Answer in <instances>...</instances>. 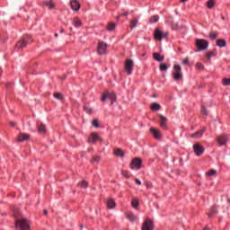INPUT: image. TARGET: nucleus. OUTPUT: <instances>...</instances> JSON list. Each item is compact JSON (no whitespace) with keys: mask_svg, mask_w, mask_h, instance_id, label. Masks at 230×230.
<instances>
[{"mask_svg":"<svg viewBox=\"0 0 230 230\" xmlns=\"http://www.w3.org/2000/svg\"><path fill=\"white\" fill-rule=\"evenodd\" d=\"M15 227L17 230H31L30 228V222L25 218L17 219L15 221Z\"/></svg>","mask_w":230,"mask_h":230,"instance_id":"1","label":"nucleus"},{"mask_svg":"<svg viewBox=\"0 0 230 230\" xmlns=\"http://www.w3.org/2000/svg\"><path fill=\"white\" fill-rule=\"evenodd\" d=\"M196 46L199 51H206V49L209 48V42L206 40L198 39L196 40Z\"/></svg>","mask_w":230,"mask_h":230,"instance_id":"2","label":"nucleus"},{"mask_svg":"<svg viewBox=\"0 0 230 230\" xmlns=\"http://www.w3.org/2000/svg\"><path fill=\"white\" fill-rule=\"evenodd\" d=\"M172 72L173 80H181L182 78V68L179 65H174Z\"/></svg>","mask_w":230,"mask_h":230,"instance_id":"3","label":"nucleus"},{"mask_svg":"<svg viewBox=\"0 0 230 230\" xmlns=\"http://www.w3.org/2000/svg\"><path fill=\"white\" fill-rule=\"evenodd\" d=\"M124 69L127 73V75H132L134 71V60L132 59H128L125 62Z\"/></svg>","mask_w":230,"mask_h":230,"instance_id":"4","label":"nucleus"},{"mask_svg":"<svg viewBox=\"0 0 230 230\" xmlns=\"http://www.w3.org/2000/svg\"><path fill=\"white\" fill-rule=\"evenodd\" d=\"M107 48H109V45L107 43H105L104 41H99L97 47V53L99 55H105L107 53Z\"/></svg>","mask_w":230,"mask_h":230,"instance_id":"5","label":"nucleus"},{"mask_svg":"<svg viewBox=\"0 0 230 230\" xmlns=\"http://www.w3.org/2000/svg\"><path fill=\"white\" fill-rule=\"evenodd\" d=\"M227 141H229V137L226 134L219 135L217 137V143L219 146H226V145H227Z\"/></svg>","mask_w":230,"mask_h":230,"instance_id":"6","label":"nucleus"},{"mask_svg":"<svg viewBox=\"0 0 230 230\" xmlns=\"http://www.w3.org/2000/svg\"><path fill=\"white\" fill-rule=\"evenodd\" d=\"M141 164H143V161L141 160V158H134L131 161L129 167L131 170H140Z\"/></svg>","mask_w":230,"mask_h":230,"instance_id":"7","label":"nucleus"},{"mask_svg":"<svg viewBox=\"0 0 230 230\" xmlns=\"http://www.w3.org/2000/svg\"><path fill=\"white\" fill-rule=\"evenodd\" d=\"M166 37H168V32H163L158 28L155 30L154 38L155 40H161L162 39H166Z\"/></svg>","mask_w":230,"mask_h":230,"instance_id":"8","label":"nucleus"},{"mask_svg":"<svg viewBox=\"0 0 230 230\" xmlns=\"http://www.w3.org/2000/svg\"><path fill=\"white\" fill-rule=\"evenodd\" d=\"M142 230H154V221L146 219L142 225Z\"/></svg>","mask_w":230,"mask_h":230,"instance_id":"9","label":"nucleus"},{"mask_svg":"<svg viewBox=\"0 0 230 230\" xmlns=\"http://www.w3.org/2000/svg\"><path fill=\"white\" fill-rule=\"evenodd\" d=\"M193 150H194V154H196V155L200 156L202 155V154H204V146H200L199 144H195L193 146Z\"/></svg>","mask_w":230,"mask_h":230,"instance_id":"10","label":"nucleus"},{"mask_svg":"<svg viewBox=\"0 0 230 230\" xmlns=\"http://www.w3.org/2000/svg\"><path fill=\"white\" fill-rule=\"evenodd\" d=\"M24 141H30V134L20 133L17 137V142L24 143Z\"/></svg>","mask_w":230,"mask_h":230,"instance_id":"11","label":"nucleus"},{"mask_svg":"<svg viewBox=\"0 0 230 230\" xmlns=\"http://www.w3.org/2000/svg\"><path fill=\"white\" fill-rule=\"evenodd\" d=\"M204 132H206V128L190 135V137H192L193 139H200V137H202V136H204Z\"/></svg>","mask_w":230,"mask_h":230,"instance_id":"12","label":"nucleus"},{"mask_svg":"<svg viewBox=\"0 0 230 230\" xmlns=\"http://www.w3.org/2000/svg\"><path fill=\"white\" fill-rule=\"evenodd\" d=\"M96 141H102V138H100V136H98V134L93 133L88 137V143H96Z\"/></svg>","mask_w":230,"mask_h":230,"instance_id":"13","label":"nucleus"},{"mask_svg":"<svg viewBox=\"0 0 230 230\" xmlns=\"http://www.w3.org/2000/svg\"><path fill=\"white\" fill-rule=\"evenodd\" d=\"M150 132L153 134L155 139H158V141H160L162 136L159 129H155V128H151Z\"/></svg>","mask_w":230,"mask_h":230,"instance_id":"14","label":"nucleus"},{"mask_svg":"<svg viewBox=\"0 0 230 230\" xmlns=\"http://www.w3.org/2000/svg\"><path fill=\"white\" fill-rule=\"evenodd\" d=\"M70 5L72 10H74V12H78V10H80V3L76 0H72L70 2Z\"/></svg>","mask_w":230,"mask_h":230,"instance_id":"15","label":"nucleus"},{"mask_svg":"<svg viewBox=\"0 0 230 230\" xmlns=\"http://www.w3.org/2000/svg\"><path fill=\"white\" fill-rule=\"evenodd\" d=\"M44 6H47L49 10H54L56 4L53 3V0H45L43 1Z\"/></svg>","mask_w":230,"mask_h":230,"instance_id":"16","label":"nucleus"},{"mask_svg":"<svg viewBox=\"0 0 230 230\" xmlns=\"http://www.w3.org/2000/svg\"><path fill=\"white\" fill-rule=\"evenodd\" d=\"M27 44H28V41H26V39H23L22 40H20L16 43L15 49H21L22 48H26Z\"/></svg>","mask_w":230,"mask_h":230,"instance_id":"17","label":"nucleus"},{"mask_svg":"<svg viewBox=\"0 0 230 230\" xmlns=\"http://www.w3.org/2000/svg\"><path fill=\"white\" fill-rule=\"evenodd\" d=\"M160 118H161L160 126L162 128H164V130H166V128H168V126L166 124L168 121V119H166V117H164L163 115H160Z\"/></svg>","mask_w":230,"mask_h":230,"instance_id":"18","label":"nucleus"},{"mask_svg":"<svg viewBox=\"0 0 230 230\" xmlns=\"http://www.w3.org/2000/svg\"><path fill=\"white\" fill-rule=\"evenodd\" d=\"M127 218H128L129 222H136V220H137V216H136L134 212H128Z\"/></svg>","mask_w":230,"mask_h":230,"instance_id":"19","label":"nucleus"},{"mask_svg":"<svg viewBox=\"0 0 230 230\" xmlns=\"http://www.w3.org/2000/svg\"><path fill=\"white\" fill-rule=\"evenodd\" d=\"M154 60H156V62H163L164 60V57L161 56V54L155 52L153 54Z\"/></svg>","mask_w":230,"mask_h":230,"instance_id":"20","label":"nucleus"},{"mask_svg":"<svg viewBox=\"0 0 230 230\" xmlns=\"http://www.w3.org/2000/svg\"><path fill=\"white\" fill-rule=\"evenodd\" d=\"M216 44L218 48H226L227 46V42L224 39L217 40Z\"/></svg>","mask_w":230,"mask_h":230,"instance_id":"21","label":"nucleus"},{"mask_svg":"<svg viewBox=\"0 0 230 230\" xmlns=\"http://www.w3.org/2000/svg\"><path fill=\"white\" fill-rule=\"evenodd\" d=\"M114 155H116V157H125V152L120 148H117L114 150Z\"/></svg>","mask_w":230,"mask_h":230,"instance_id":"22","label":"nucleus"},{"mask_svg":"<svg viewBox=\"0 0 230 230\" xmlns=\"http://www.w3.org/2000/svg\"><path fill=\"white\" fill-rule=\"evenodd\" d=\"M108 209H114L116 208V201L112 199H108L107 202Z\"/></svg>","mask_w":230,"mask_h":230,"instance_id":"23","label":"nucleus"},{"mask_svg":"<svg viewBox=\"0 0 230 230\" xmlns=\"http://www.w3.org/2000/svg\"><path fill=\"white\" fill-rule=\"evenodd\" d=\"M73 24L75 28H80V26H82V20L79 19L78 17H75L73 21Z\"/></svg>","mask_w":230,"mask_h":230,"instance_id":"24","label":"nucleus"},{"mask_svg":"<svg viewBox=\"0 0 230 230\" xmlns=\"http://www.w3.org/2000/svg\"><path fill=\"white\" fill-rule=\"evenodd\" d=\"M151 111H160L161 110V104L157 102H153L150 106Z\"/></svg>","mask_w":230,"mask_h":230,"instance_id":"25","label":"nucleus"},{"mask_svg":"<svg viewBox=\"0 0 230 230\" xmlns=\"http://www.w3.org/2000/svg\"><path fill=\"white\" fill-rule=\"evenodd\" d=\"M106 30L108 31H114L116 30V23L112 22H109L108 25H107Z\"/></svg>","mask_w":230,"mask_h":230,"instance_id":"26","label":"nucleus"},{"mask_svg":"<svg viewBox=\"0 0 230 230\" xmlns=\"http://www.w3.org/2000/svg\"><path fill=\"white\" fill-rule=\"evenodd\" d=\"M38 130L40 134H46V126L44 124H40L38 126Z\"/></svg>","mask_w":230,"mask_h":230,"instance_id":"27","label":"nucleus"},{"mask_svg":"<svg viewBox=\"0 0 230 230\" xmlns=\"http://www.w3.org/2000/svg\"><path fill=\"white\" fill-rule=\"evenodd\" d=\"M137 22H138L137 18H133L132 19V21L130 22V24H131L130 28H131V30H134V28H137Z\"/></svg>","mask_w":230,"mask_h":230,"instance_id":"28","label":"nucleus"},{"mask_svg":"<svg viewBox=\"0 0 230 230\" xmlns=\"http://www.w3.org/2000/svg\"><path fill=\"white\" fill-rule=\"evenodd\" d=\"M213 57H217V50H212L207 53V58H213Z\"/></svg>","mask_w":230,"mask_h":230,"instance_id":"29","label":"nucleus"},{"mask_svg":"<svg viewBox=\"0 0 230 230\" xmlns=\"http://www.w3.org/2000/svg\"><path fill=\"white\" fill-rule=\"evenodd\" d=\"M131 206L132 208H134L135 209H137V207L139 206V199H133L131 201Z\"/></svg>","mask_w":230,"mask_h":230,"instance_id":"30","label":"nucleus"},{"mask_svg":"<svg viewBox=\"0 0 230 230\" xmlns=\"http://www.w3.org/2000/svg\"><path fill=\"white\" fill-rule=\"evenodd\" d=\"M108 100H111V103H114L116 102V94L108 93Z\"/></svg>","mask_w":230,"mask_h":230,"instance_id":"31","label":"nucleus"},{"mask_svg":"<svg viewBox=\"0 0 230 230\" xmlns=\"http://www.w3.org/2000/svg\"><path fill=\"white\" fill-rule=\"evenodd\" d=\"M208 177H213L217 175V170L211 169L207 172Z\"/></svg>","mask_w":230,"mask_h":230,"instance_id":"32","label":"nucleus"},{"mask_svg":"<svg viewBox=\"0 0 230 230\" xmlns=\"http://www.w3.org/2000/svg\"><path fill=\"white\" fill-rule=\"evenodd\" d=\"M87 186H89V184H88L87 181H81V182L78 183V187H79V188L85 189V188H87Z\"/></svg>","mask_w":230,"mask_h":230,"instance_id":"33","label":"nucleus"},{"mask_svg":"<svg viewBox=\"0 0 230 230\" xmlns=\"http://www.w3.org/2000/svg\"><path fill=\"white\" fill-rule=\"evenodd\" d=\"M217 2H215V0H209V1H208V3H207V6H208V8H213V6H215V4H216Z\"/></svg>","mask_w":230,"mask_h":230,"instance_id":"34","label":"nucleus"},{"mask_svg":"<svg viewBox=\"0 0 230 230\" xmlns=\"http://www.w3.org/2000/svg\"><path fill=\"white\" fill-rule=\"evenodd\" d=\"M149 21L151 24H153V22H157L159 21V16L158 15L152 16Z\"/></svg>","mask_w":230,"mask_h":230,"instance_id":"35","label":"nucleus"},{"mask_svg":"<svg viewBox=\"0 0 230 230\" xmlns=\"http://www.w3.org/2000/svg\"><path fill=\"white\" fill-rule=\"evenodd\" d=\"M217 37H218V32H211L209 34V39H211V40H215Z\"/></svg>","mask_w":230,"mask_h":230,"instance_id":"36","label":"nucleus"},{"mask_svg":"<svg viewBox=\"0 0 230 230\" xmlns=\"http://www.w3.org/2000/svg\"><path fill=\"white\" fill-rule=\"evenodd\" d=\"M101 159H102V158H101L100 156L95 155V156H93V157L92 158L91 162H92V163H100Z\"/></svg>","mask_w":230,"mask_h":230,"instance_id":"37","label":"nucleus"},{"mask_svg":"<svg viewBox=\"0 0 230 230\" xmlns=\"http://www.w3.org/2000/svg\"><path fill=\"white\" fill-rule=\"evenodd\" d=\"M217 213V207H213L211 209H210V212L208 213V216L209 217H213V215H216Z\"/></svg>","mask_w":230,"mask_h":230,"instance_id":"38","label":"nucleus"},{"mask_svg":"<svg viewBox=\"0 0 230 230\" xmlns=\"http://www.w3.org/2000/svg\"><path fill=\"white\" fill-rule=\"evenodd\" d=\"M84 111L86 112V114H93V112H94L93 108L89 107H84Z\"/></svg>","mask_w":230,"mask_h":230,"instance_id":"39","label":"nucleus"},{"mask_svg":"<svg viewBox=\"0 0 230 230\" xmlns=\"http://www.w3.org/2000/svg\"><path fill=\"white\" fill-rule=\"evenodd\" d=\"M122 175L126 179H130V172H128V171H122Z\"/></svg>","mask_w":230,"mask_h":230,"instance_id":"40","label":"nucleus"},{"mask_svg":"<svg viewBox=\"0 0 230 230\" xmlns=\"http://www.w3.org/2000/svg\"><path fill=\"white\" fill-rule=\"evenodd\" d=\"M93 127H94L95 128H98V127H100V121H98V119H93Z\"/></svg>","mask_w":230,"mask_h":230,"instance_id":"41","label":"nucleus"},{"mask_svg":"<svg viewBox=\"0 0 230 230\" xmlns=\"http://www.w3.org/2000/svg\"><path fill=\"white\" fill-rule=\"evenodd\" d=\"M54 98H56L57 100H62V93H54Z\"/></svg>","mask_w":230,"mask_h":230,"instance_id":"42","label":"nucleus"},{"mask_svg":"<svg viewBox=\"0 0 230 230\" xmlns=\"http://www.w3.org/2000/svg\"><path fill=\"white\" fill-rule=\"evenodd\" d=\"M168 66L166 65H160V71H167Z\"/></svg>","mask_w":230,"mask_h":230,"instance_id":"43","label":"nucleus"},{"mask_svg":"<svg viewBox=\"0 0 230 230\" xmlns=\"http://www.w3.org/2000/svg\"><path fill=\"white\" fill-rule=\"evenodd\" d=\"M201 112L205 116H208V109H206V107H204V106L201 107Z\"/></svg>","mask_w":230,"mask_h":230,"instance_id":"44","label":"nucleus"},{"mask_svg":"<svg viewBox=\"0 0 230 230\" xmlns=\"http://www.w3.org/2000/svg\"><path fill=\"white\" fill-rule=\"evenodd\" d=\"M223 85H230V78L223 79Z\"/></svg>","mask_w":230,"mask_h":230,"instance_id":"45","label":"nucleus"},{"mask_svg":"<svg viewBox=\"0 0 230 230\" xmlns=\"http://www.w3.org/2000/svg\"><path fill=\"white\" fill-rule=\"evenodd\" d=\"M107 100H109V94H103L101 98V101L102 102H106Z\"/></svg>","mask_w":230,"mask_h":230,"instance_id":"46","label":"nucleus"},{"mask_svg":"<svg viewBox=\"0 0 230 230\" xmlns=\"http://www.w3.org/2000/svg\"><path fill=\"white\" fill-rule=\"evenodd\" d=\"M182 64H184L185 66H188V64H190V61L188 60V58H185L182 60Z\"/></svg>","mask_w":230,"mask_h":230,"instance_id":"47","label":"nucleus"},{"mask_svg":"<svg viewBox=\"0 0 230 230\" xmlns=\"http://www.w3.org/2000/svg\"><path fill=\"white\" fill-rule=\"evenodd\" d=\"M135 182H136L138 186H141V180L136 179V180H135Z\"/></svg>","mask_w":230,"mask_h":230,"instance_id":"48","label":"nucleus"},{"mask_svg":"<svg viewBox=\"0 0 230 230\" xmlns=\"http://www.w3.org/2000/svg\"><path fill=\"white\" fill-rule=\"evenodd\" d=\"M197 67H198L199 69H202L204 66H203L200 63H198V64H197Z\"/></svg>","mask_w":230,"mask_h":230,"instance_id":"49","label":"nucleus"},{"mask_svg":"<svg viewBox=\"0 0 230 230\" xmlns=\"http://www.w3.org/2000/svg\"><path fill=\"white\" fill-rule=\"evenodd\" d=\"M146 186L147 189H150V188H152V183L147 182Z\"/></svg>","mask_w":230,"mask_h":230,"instance_id":"50","label":"nucleus"},{"mask_svg":"<svg viewBox=\"0 0 230 230\" xmlns=\"http://www.w3.org/2000/svg\"><path fill=\"white\" fill-rule=\"evenodd\" d=\"M123 15H124L125 17H127V15H128V13H124L123 14H120V17L123 16Z\"/></svg>","mask_w":230,"mask_h":230,"instance_id":"51","label":"nucleus"},{"mask_svg":"<svg viewBox=\"0 0 230 230\" xmlns=\"http://www.w3.org/2000/svg\"><path fill=\"white\" fill-rule=\"evenodd\" d=\"M11 127H15V122H10Z\"/></svg>","mask_w":230,"mask_h":230,"instance_id":"52","label":"nucleus"},{"mask_svg":"<svg viewBox=\"0 0 230 230\" xmlns=\"http://www.w3.org/2000/svg\"><path fill=\"white\" fill-rule=\"evenodd\" d=\"M43 213H44V215H48V210H47V209H44V210H43Z\"/></svg>","mask_w":230,"mask_h":230,"instance_id":"53","label":"nucleus"},{"mask_svg":"<svg viewBox=\"0 0 230 230\" xmlns=\"http://www.w3.org/2000/svg\"><path fill=\"white\" fill-rule=\"evenodd\" d=\"M64 31H65L64 29H61L60 33H64Z\"/></svg>","mask_w":230,"mask_h":230,"instance_id":"54","label":"nucleus"},{"mask_svg":"<svg viewBox=\"0 0 230 230\" xmlns=\"http://www.w3.org/2000/svg\"><path fill=\"white\" fill-rule=\"evenodd\" d=\"M186 1H188V0H181V3H186Z\"/></svg>","mask_w":230,"mask_h":230,"instance_id":"55","label":"nucleus"},{"mask_svg":"<svg viewBox=\"0 0 230 230\" xmlns=\"http://www.w3.org/2000/svg\"><path fill=\"white\" fill-rule=\"evenodd\" d=\"M55 37H58V33H56V34H55Z\"/></svg>","mask_w":230,"mask_h":230,"instance_id":"56","label":"nucleus"},{"mask_svg":"<svg viewBox=\"0 0 230 230\" xmlns=\"http://www.w3.org/2000/svg\"><path fill=\"white\" fill-rule=\"evenodd\" d=\"M142 57H145V54H143Z\"/></svg>","mask_w":230,"mask_h":230,"instance_id":"57","label":"nucleus"},{"mask_svg":"<svg viewBox=\"0 0 230 230\" xmlns=\"http://www.w3.org/2000/svg\"><path fill=\"white\" fill-rule=\"evenodd\" d=\"M207 228H205V230H206Z\"/></svg>","mask_w":230,"mask_h":230,"instance_id":"58","label":"nucleus"}]
</instances>
